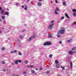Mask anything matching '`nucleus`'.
I'll use <instances>...</instances> for the list:
<instances>
[{"instance_id":"69168bd1","label":"nucleus","mask_w":76,"mask_h":76,"mask_svg":"<svg viewBox=\"0 0 76 76\" xmlns=\"http://www.w3.org/2000/svg\"><path fill=\"white\" fill-rule=\"evenodd\" d=\"M1 32L0 31V34H1Z\"/></svg>"},{"instance_id":"473e14b6","label":"nucleus","mask_w":76,"mask_h":76,"mask_svg":"<svg viewBox=\"0 0 76 76\" xmlns=\"http://www.w3.org/2000/svg\"><path fill=\"white\" fill-rule=\"evenodd\" d=\"M61 68L63 70H64V67H63V66H61Z\"/></svg>"},{"instance_id":"7ed1b4c3","label":"nucleus","mask_w":76,"mask_h":76,"mask_svg":"<svg viewBox=\"0 0 76 76\" xmlns=\"http://www.w3.org/2000/svg\"><path fill=\"white\" fill-rule=\"evenodd\" d=\"M54 24L53 23L52 24H50L49 25L48 27V29H51L53 28V26H54Z\"/></svg>"},{"instance_id":"0eeeda50","label":"nucleus","mask_w":76,"mask_h":76,"mask_svg":"<svg viewBox=\"0 0 76 76\" xmlns=\"http://www.w3.org/2000/svg\"><path fill=\"white\" fill-rule=\"evenodd\" d=\"M33 38V37H31L29 39H28L27 41H31L32 40V39Z\"/></svg>"},{"instance_id":"aec40b11","label":"nucleus","mask_w":76,"mask_h":76,"mask_svg":"<svg viewBox=\"0 0 76 76\" xmlns=\"http://www.w3.org/2000/svg\"><path fill=\"white\" fill-rule=\"evenodd\" d=\"M76 47H74L72 49V50H76Z\"/></svg>"},{"instance_id":"c85d7f7f","label":"nucleus","mask_w":76,"mask_h":76,"mask_svg":"<svg viewBox=\"0 0 76 76\" xmlns=\"http://www.w3.org/2000/svg\"><path fill=\"white\" fill-rule=\"evenodd\" d=\"M73 15L74 16H76V13H73Z\"/></svg>"},{"instance_id":"79ce46f5","label":"nucleus","mask_w":76,"mask_h":76,"mask_svg":"<svg viewBox=\"0 0 76 76\" xmlns=\"http://www.w3.org/2000/svg\"><path fill=\"white\" fill-rule=\"evenodd\" d=\"M75 23H76V22H74V23L72 24V25H75Z\"/></svg>"},{"instance_id":"4d7b16f0","label":"nucleus","mask_w":76,"mask_h":76,"mask_svg":"<svg viewBox=\"0 0 76 76\" xmlns=\"http://www.w3.org/2000/svg\"><path fill=\"white\" fill-rule=\"evenodd\" d=\"M27 2H29V0H27Z\"/></svg>"},{"instance_id":"e2e57ef3","label":"nucleus","mask_w":76,"mask_h":76,"mask_svg":"<svg viewBox=\"0 0 76 76\" xmlns=\"http://www.w3.org/2000/svg\"><path fill=\"white\" fill-rule=\"evenodd\" d=\"M27 5L26 6V7H27Z\"/></svg>"},{"instance_id":"f03ea898","label":"nucleus","mask_w":76,"mask_h":76,"mask_svg":"<svg viewBox=\"0 0 76 76\" xmlns=\"http://www.w3.org/2000/svg\"><path fill=\"white\" fill-rule=\"evenodd\" d=\"M51 44V43L50 42H47L43 44V45H50Z\"/></svg>"},{"instance_id":"39448f33","label":"nucleus","mask_w":76,"mask_h":76,"mask_svg":"<svg viewBox=\"0 0 76 76\" xmlns=\"http://www.w3.org/2000/svg\"><path fill=\"white\" fill-rule=\"evenodd\" d=\"M9 15V12H5L4 14H3L4 15H7V16H8Z\"/></svg>"},{"instance_id":"f8f14e48","label":"nucleus","mask_w":76,"mask_h":76,"mask_svg":"<svg viewBox=\"0 0 76 76\" xmlns=\"http://www.w3.org/2000/svg\"><path fill=\"white\" fill-rule=\"evenodd\" d=\"M1 18L2 19H5V16L2 15L1 16Z\"/></svg>"},{"instance_id":"4468645a","label":"nucleus","mask_w":76,"mask_h":76,"mask_svg":"<svg viewBox=\"0 0 76 76\" xmlns=\"http://www.w3.org/2000/svg\"><path fill=\"white\" fill-rule=\"evenodd\" d=\"M31 72L32 73H35V70H31Z\"/></svg>"},{"instance_id":"9b49d317","label":"nucleus","mask_w":76,"mask_h":76,"mask_svg":"<svg viewBox=\"0 0 76 76\" xmlns=\"http://www.w3.org/2000/svg\"><path fill=\"white\" fill-rule=\"evenodd\" d=\"M70 67L71 69H72V66L73 65V64H72V62H70Z\"/></svg>"},{"instance_id":"2eb2a0df","label":"nucleus","mask_w":76,"mask_h":76,"mask_svg":"<svg viewBox=\"0 0 76 76\" xmlns=\"http://www.w3.org/2000/svg\"><path fill=\"white\" fill-rule=\"evenodd\" d=\"M72 12L75 13L76 12V10L75 9H73L72 10Z\"/></svg>"},{"instance_id":"4c0bfd02","label":"nucleus","mask_w":76,"mask_h":76,"mask_svg":"<svg viewBox=\"0 0 76 76\" xmlns=\"http://www.w3.org/2000/svg\"><path fill=\"white\" fill-rule=\"evenodd\" d=\"M54 22V20H53L51 21L50 23H53V22Z\"/></svg>"},{"instance_id":"f257e3e1","label":"nucleus","mask_w":76,"mask_h":76,"mask_svg":"<svg viewBox=\"0 0 76 76\" xmlns=\"http://www.w3.org/2000/svg\"><path fill=\"white\" fill-rule=\"evenodd\" d=\"M65 32V28L64 27H62L61 28V30L59 31L58 34H63L64 32Z\"/></svg>"},{"instance_id":"2f4dec72","label":"nucleus","mask_w":76,"mask_h":76,"mask_svg":"<svg viewBox=\"0 0 76 76\" xmlns=\"http://www.w3.org/2000/svg\"><path fill=\"white\" fill-rule=\"evenodd\" d=\"M55 1L56 3L57 4L58 3V1H57V0H55Z\"/></svg>"},{"instance_id":"052dcab7","label":"nucleus","mask_w":76,"mask_h":76,"mask_svg":"<svg viewBox=\"0 0 76 76\" xmlns=\"http://www.w3.org/2000/svg\"><path fill=\"white\" fill-rule=\"evenodd\" d=\"M35 74L37 75V73H35Z\"/></svg>"},{"instance_id":"338daca9","label":"nucleus","mask_w":76,"mask_h":76,"mask_svg":"<svg viewBox=\"0 0 76 76\" xmlns=\"http://www.w3.org/2000/svg\"><path fill=\"white\" fill-rule=\"evenodd\" d=\"M7 10H9V9H7Z\"/></svg>"},{"instance_id":"8fccbe9b","label":"nucleus","mask_w":76,"mask_h":76,"mask_svg":"<svg viewBox=\"0 0 76 76\" xmlns=\"http://www.w3.org/2000/svg\"><path fill=\"white\" fill-rule=\"evenodd\" d=\"M2 21V20L1 19H0V22H1Z\"/></svg>"},{"instance_id":"6ab92c4d","label":"nucleus","mask_w":76,"mask_h":76,"mask_svg":"<svg viewBox=\"0 0 76 76\" xmlns=\"http://www.w3.org/2000/svg\"><path fill=\"white\" fill-rule=\"evenodd\" d=\"M60 67V65L59 64H57L56 65V67H57V68L59 67Z\"/></svg>"},{"instance_id":"0e129e2a","label":"nucleus","mask_w":76,"mask_h":76,"mask_svg":"<svg viewBox=\"0 0 76 76\" xmlns=\"http://www.w3.org/2000/svg\"><path fill=\"white\" fill-rule=\"evenodd\" d=\"M38 70V69H36V70Z\"/></svg>"},{"instance_id":"c03bdc74","label":"nucleus","mask_w":76,"mask_h":76,"mask_svg":"<svg viewBox=\"0 0 76 76\" xmlns=\"http://www.w3.org/2000/svg\"><path fill=\"white\" fill-rule=\"evenodd\" d=\"M39 70H42V68H40Z\"/></svg>"},{"instance_id":"c9c22d12","label":"nucleus","mask_w":76,"mask_h":76,"mask_svg":"<svg viewBox=\"0 0 76 76\" xmlns=\"http://www.w3.org/2000/svg\"><path fill=\"white\" fill-rule=\"evenodd\" d=\"M33 37V38H35V35H33V36H32Z\"/></svg>"},{"instance_id":"b1692460","label":"nucleus","mask_w":76,"mask_h":76,"mask_svg":"<svg viewBox=\"0 0 76 76\" xmlns=\"http://www.w3.org/2000/svg\"><path fill=\"white\" fill-rule=\"evenodd\" d=\"M57 37L58 38H60V37H61V35L59 34H58V35H57Z\"/></svg>"},{"instance_id":"49530a36","label":"nucleus","mask_w":76,"mask_h":76,"mask_svg":"<svg viewBox=\"0 0 76 76\" xmlns=\"http://www.w3.org/2000/svg\"><path fill=\"white\" fill-rule=\"evenodd\" d=\"M22 8H24V6L22 5Z\"/></svg>"},{"instance_id":"5fc2aeb1","label":"nucleus","mask_w":76,"mask_h":76,"mask_svg":"<svg viewBox=\"0 0 76 76\" xmlns=\"http://www.w3.org/2000/svg\"><path fill=\"white\" fill-rule=\"evenodd\" d=\"M12 65H14L15 64L14 63H12Z\"/></svg>"},{"instance_id":"13d9d810","label":"nucleus","mask_w":76,"mask_h":76,"mask_svg":"<svg viewBox=\"0 0 76 76\" xmlns=\"http://www.w3.org/2000/svg\"><path fill=\"white\" fill-rule=\"evenodd\" d=\"M12 76H15V75L14 74L13 75H12Z\"/></svg>"},{"instance_id":"09e8293b","label":"nucleus","mask_w":76,"mask_h":76,"mask_svg":"<svg viewBox=\"0 0 76 76\" xmlns=\"http://www.w3.org/2000/svg\"><path fill=\"white\" fill-rule=\"evenodd\" d=\"M11 53H15V52H13V51H12L11 52Z\"/></svg>"},{"instance_id":"a19ab883","label":"nucleus","mask_w":76,"mask_h":76,"mask_svg":"<svg viewBox=\"0 0 76 76\" xmlns=\"http://www.w3.org/2000/svg\"><path fill=\"white\" fill-rule=\"evenodd\" d=\"M23 38V36H20V38H21V39H22Z\"/></svg>"},{"instance_id":"393cba45","label":"nucleus","mask_w":76,"mask_h":76,"mask_svg":"<svg viewBox=\"0 0 76 76\" xmlns=\"http://www.w3.org/2000/svg\"><path fill=\"white\" fill-rule=\"evenodd\" d=\"M56 10L57 11H59V9H58V8L56 7Z\"/></svg>"},{"instance_id":"bf43d9fd","label":"nucleus","mask_w":76,"mask_h":76,"mask_svg":"<svg viewBox=\"0 0 76 76\" xmlns=\"http://www.w3.org/2000/svg\"><path fill=\"white\" fill-rule=\"evenodd\" d=\"M8 71L9 70H8V69H7V72H8Z\"/></svg>"},{"instance_id":"cd10ccee","label":"nucleus","mask_w":76,"mask_h":76,"mask_svg":"<svg viewBox=\"0 0 76 76\" xmlns=\"http://www.w3.org/2000/svg\"><path fill=\"white\" fill-rule=\"evenodd\" d=\"M19 55H20V56H22V54L21 53H19Z\"/></svg>"},{"instance_id":"a18cd8bd","label":"nucleus","mask_w":76,"mask_h":76,"mask_svg":"<svg viewBox=\"0 0 76 76\" xmlns=\"http://www.w3.org/2000/svg\"><path fill=\"white\" fill-rule=\"evenodd\" d=\"M24 9H25V10H27V8H26V7Z\"/></svg>"},{"instance_id":"3c124183","label":"nucleus","mask_w":76,"mask_h":76,"mask_svg":"<svg viewBox=\"0 0 76 76\" xmlns=\"http://www.w3.org/2000/svg\"><path fill=\"white\" fill-rule=\"evenodd\" d=\"M69 19H67V20H66V21H69Z\"/></svg>"},{"instance_id":"1a4fd4ad","label":"nucleus","mask_w":76,"mask_h":76,"mask_svg":"<svg viewBox=\"0 0 76 76\" xmlns=\"http://www.w3.org/2000/svg\"><path fill=\"white\" fill-rule=\"evenodd\" d=\"M37 5L39 6H41L42 4H41V3H40V2H39L37 4Z\"/></svg>"},{"instance_id":"58836bf2","label":"nucleus","mask_w":76,"mask_h":76,"mask_svg":"<svg viewBox=\"0 0 76 76\" xmlns=\"http://www.w3.org/2000/svg\"><path fill=\"white\" fill-rule=\"evenodd\" d=\"M62 43V41H60L59 42V44H61Z\"/></svg>"},{"instance_id":"f3484780","label":"nucleus","mask_w":76,"mask_h":76,"mask_svg":"<svg viewBox=\"0 0 76 76\" xmlns=\"http://www.w3.org/2000/svg\"><path fill=\"white\" fill-rule=\"evenodd\" d=\"M2 64H5V63H6V62H5V61H2Z\"/></svg>"},{"instance_id":"603ef678","label":"nucleus","mask_w":76,"mask_h":76,"mask_svg":"<svg viewBox=\"0 0 76 76\" xmlns=\"http://www.w3.org/2000/svg\"><path fill=\"white\" fill-rule=\"evenodd\" d=\"M3 71H4V72H6V70H5V69H4Z\"/></svg>"},{"instance_id":"864d4df0","label":"nucleus","mask_w":76,"mask_h":76,"mask_svg":"<svg viewBox=\"0 0 76 76\" xmlns=\"http://www.w3.org/2000/svg\"><path fill=\"white\" fill-rule=\"evenodd\" d=\"M39 1H42V0H39Z\"/></svg>"},{"instance_id":"f704fd0d","label":"nucleus","mask_w":76,"mask_h":76,"mask_svg":"<svg viewBox=\"0 0 76 76\" xmlns=\"http://www.w3.org/2000/svg\"><path fill=\"white\" fill-rule=\"evenodd\" d=\"M19 3H16V6H19Z\"/></svg>"},{"instance_id":"72a5a7b5","label":"nucleus","mask_w":76,"mask_h":76,"mask_svg":"<svg viewBox=\"0 0 76 76\" xmlns=\"http://www.w3.org/2000/svg\"><path fill=\"white\" fill-rule=\"evenodd\" d=\"M46 73L47 74H48V73H50V72H49V71H47L46 72Z\"/></svg>"},{"instance_id":"bb28decb","label":"nucleus","mask_w":76,"mask_h":76,"mask_svg":"<svg viewBox=\"0 0 76 76\" xmlns=\"http://www.w3.org/2000/svg\"><path fill=\"white\" fill-rule=\"evenodd\" d=\"M5 50V48L3 47L2 48V50Z\"/></svg>"},{"instance_id":"dca6fc26","label":"nucleus","mask_w":76,"mask_h":76,"mask_svg":"<svg viewBox=\"0 0 76 76\" xmlns=\"http://www.w3.org/2000/svg\"><path fill=\"white\" fill-rule=\"evenodd\" d=\"M48 37H49V38H51L53 37V36L50 34H48Z\"/></svg>"},{"instance_id":"6e6d98bb","label":"nucleus","mask_w":76,"mask_h":76,"mask_svg":"<svg viewBox=\"0 0 76 76\" xmlns=\"http://www.w3.org/2000/svg\"><path fill=\"white\" fill-rule=\"evenodd\" d=\"M75 53H74V54H76V51H75Z\"/></svg>"},{"instance_id":"680f3d73","label":"nucleus","mask_w":76,"mask_h":76,"mask_svg":"<svg viewBox=\"0 0 76 76\" xmlns=\"http://www.w3.org/2000/svg\"><path fill=\"white\" fill-rule=\"evenodd\" d=\"M25 31V30H23L22 31V32H24Z\"/></svg>"},{"instance_id":"ddd939ff","label":"nucleus","mask_w":76,"mask_h":76,"mask_svg":"<svg viewBox=\"0 0 76 76\" xmlns=\"http://www.w3.org/2000/svg\"><path fill=\"white\" fill-rule=\"evenodd\" d=\"M63 4L64 5V6H66V2H63Z\"/></svg>"},{"instance_id":"a211bd4d","label":"nucleus","mask_w":76,"mask_h":76,"mask_svg":"<svg viewBox=\"0 0 76 76\" xmlns=\"http://www.w3.org/2000/svg\"><path fill=\"white\" fill-rule=\"evenodd\" d=\"M55 62L56 64H58V61L56 60L55 61Z\"/></svg>"},{"instance_id":"774afa93","label":"nucleus","mask_w":76,"mask_h":76,"mask_svg":"<svg viewBox=\"0 0 76 76\" xmlns=\"http://www.w3.org/2000/svg\"><path fill=\"white\" fill-rule=\"evenodd\" d=\"M58 76H60V75H58Z\"/></svg>"},{"instance_id":"ea45409f","label":"nucleus","mask_w":76,"mask_h":76,"mask_svg":"<svg viewBox=\"0 0 76 76\" xmlns=\"http://www.w3.org/2000/svg\"><path fill=\"white\" fill-rule=\"evenodd\" d=\"M49 57H52V55L50 54V55L49 56Z\"/></svg>"},{"instance_id":"c756f323","label":"nucleus","mask_w":76,"mask_h":76,"mask_svg":"<svg viewBox=\"0 0 76 76\" xmlns=\"http://www.w3.org/2000/svg\"><path fill=\"white\" fill-rule=\"evenodd\" d=\"M26 72H23V75H25V74H26Z\"/></svg>"},{"instance_id":"e433bc0d","label":"nucleus","mask_w":76,"mask_h":76,"mask_svg":"<svg viewBox=\"0 0 76 76\" xmlns=\"http://www.w3.org/2000/svg\"><path fill=\"white\" fill-rule=\"evenodd\" d=\"M64 17H62L61 18V19L62 20H63V19H64Z\"/></svg>"},{"instance_id":"423d86ee","label":"nucleus","mask_w":76,"mask_h":76,"mask_svg":"<svg viewBox=\"0 0 76 76\" xmlns=\"http://www.w3.org/2000/svg\"><path fill=\"white\" fill-rule=\"evenodd\" d=\"M69 54H73L75 53L73 52V51H70L69 52Z\"/></svg>"},{"instance_id":"6e6552de","label":"nucleus","mask_w":76,"mask_h":76,"mask_svg":"<svg viewBox=\"0 0 76 76\" xmlns=\"http://www.w3.org/2000/svg\"><path fill=\"white\" fill-rule=\"evenodd\" d=\"M18 63H19V62L18 61V60H16L15 61V64H18Z\"/></svg>"},{"instance_id":"a878e982","label":"nucleus","mask_w":76,"mask_h":76,"mask_svg":"<svg viewBox=\"0 0 76 76\" xmlns=\"http://www.w3.org/2000/svg\"><path fill=\"white\" fill-rule=\"evenodd\" d=\"M25 64H28V61H25Z\"/></svg>"},{"instance_id":"de8ad7c7","label":"nucleus","mask_w":76,"mask_h":76,"mask_svg":"<svg viewBox=\"0 0 76 76\" xmlns=\"http://www.w3.org/2000/svg\"><path fill=\"white\" fill-rule=\"evenodd\" d=\"M27 67L29 68L30 67V66H27Z\"/></svg>"},{"instance_id":"5701e85b","label":"nucleus","mask_w":76,"mask_h":76,"mask_svg":"<svg viewBox=\"0 0 76 76\" xmlns=\"http://www.w3.org/2000/svg\"><path fill=\"white\" fill-rule=\"evenodd\" d=\"M18 61L19 62V63H22V61L21 60L18 59Z\"/></svg>"},{"instance_id":"4be33fe9","label":"nucleus","mask_w":76,"mask_h":76,"mask_svg":"<svg viewBox=\"0 0 76 76\" xmlns=\"http://www.w3.org/2000/svg\"><path fill=\"white\" fill-rule=\"evenodd\" d=\"M55 14H56V15H58V12H57V11L56 10H55Z\"/></svg>"},{"instance_id":"7c9ffc66","label":"nucleus","mask_w":76,"mask_h":76,"mask_svg":"<svg viewBox=\"0 0 76 76\" xmlns=\"http://www.w3.org/2000/svg\"><path fill=\"white\" fill-rule=\"evenodd\" d=\"M34 67L33 66H30V68H32Z\"/></svg>"},{"instance_id":"37998d69","label":"nucleus","mask_w":76,"mask_h":76,"mask_svg":"<svg viewBox=\"0 0 76 76\" xmlns=\"http://www.w3.org/2000/svg\"><path fill=\"white\" fill-rule=\"evenodd\" d=\"M14 53H17V50H14Z\"/></svg>"},{"instance_id":"20e7f679","label":"nucleus","mask_w":76,"mask_h":76,"mask_svg":"<svg viewBox=\"0 0 76 76\" xmlns=\"http://www.w3.org/2000/svg\"><path fill=\"white\" fill-rule=\"evenodd\" d=\"M0 10L1 11V14H3L4 13V10H2V8L1 7H0Z\"/></svg>"},{"instance_id":"412c9836","label":"nucleus","mask_w":76,"mask_h":76,"mask_svg":"<svg viewBox=\"0 0 76 76\" xmlns=\"http://www.w3.org/2000/svg\"><path fill=\"white\" fill-rule=\"evenodd\" d=\"M72 41V39H70L69 40H67V42L69 43V42H70V41Z\"/></svg>"},{"instance_id":"9d476101","label":"nucleus","mask_w":76,"mask_h":76,"mask_svg":"<svg viewBox=\"0 0 76 76\" xmlns=\"http://www.w3.org/2000/svg\"><path fill=\"white\" fill-rule=\"evenodd\" d=\"M65 16H66V18H70V17H69V15H68V14H65Z\"/></svg>"}]
</instances>
